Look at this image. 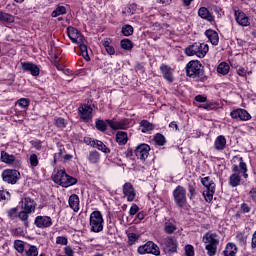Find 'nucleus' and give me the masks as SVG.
Masks as SVG:
<instances>
[{
  "label": "nucleus",
  "mask_w": 256,
  "mask_h": 256,
  "mask_svg": "<svg viewBox=\"0 0 256 256\" xmlns=\"http://www.w3.org/2000/svg\"><path fill=\"white\" fill-rule=\"evenodd\" d=\"M239 165L234 164L232 166L233 174L229 177V185L230 187H239L241 185V176L239 173H242L244 179H247L249 177V174H247V163L243 160V157L238 158Z\"/></svg>",
  "instance_id": "1"
},
{
  "label": "nucleus",
  "mask_w": 256,
  "mask_h": 256,
  "mask_svg": "<svg viewBox=\"0 0 256 256\" xmlns=\"http://www.w3.org/2000/svg\"><path fill=\"white\" fill-rule=\"evenodd\" d=\"M203 243H205V249L208 256L217 255V245H219V236L216 233L207 232L203 238Z\"/></svg>",
  "instance_id": "2"
},
{
  "label": "nucleus",
  "mask_w": 256,
  "mask_h": 256,
  "mask_svg": "<svg viewBox=\"0 0 256 256\" xmlns=\"http://www.w3.org/2000/svg\"><path fill=\"white\" fill-rule=\"evenodd\" d=\"M52 181L61 187H71V185H76L77 178L69 176L65 170H58L56 174L52 175Z\"/></svg>",
  "instance_id": "3"
},
{
  "label": "nucleus",
  "mask_w": 256,
  "mask_h": 256,
  "mask_svg": "<svg viewBox=\"0 0 256 256\" xmlns=\"http://www.w3.org/2000/svg\"><path fill=\"white\" fill-rule=\"evenodd\" d=\"M103 214H101V211H93L90 214V231L93 233H101L103 231Z\"/></svg>",
  "instance_id": "4"
},
{
  "label": "nucleus",
  "mask_w": 256,
  "mask_h": 256,
  "mask_svg": "<svg viewBox=\"0 0 256 256\" xmlns=\"http://www.w3.org/2000/svg\"><path fill=\"white\" fill-rule=\"evenodd\" d=\"M173 197L174 203L179 207V209H183V207L187 205V190L183 186L178 185L173 190Z\"/></svg>",
  "instance_id": "5"
},
{
  "label": "nucleus",
  "mask_w": 256,
  "mask_h": 256,
  "mask_svg": "<svg viewBox=\"0 0 256 256\" xmlns=\"http://www.w3.org/2000/svg\"><path fill=\"white\" fill-rule=\"evenodd\" d=\"M202 65L199 60H191L186 65V75L188 77H192V79H197V77H201L203 75V69H201Z\"/></svg>",
  "instance_id": "6"
},
{
  "label": "nucleus",
  "mask_w": 256,
  "mask_h": 256,
  "mask_svg": "<svg viewBox=\"0 0 256 256\" xmlns=\"http://www.w3.org/2000/svg\"><path fill=\"white\" fill-rule=\"evenodd\" d=\"M19 179H21V173L16 169H5L2 172V180L8 185H17Z\"/></svg>",
  "instance_id": "7"
},
{
  "label": "nucleus",
  "mask_w": 256,
  "mask_h": 256,
  "mask_svg": "<svg viewBox=\"0 0 256 256\" xmlns=\"http://www.w3.org/2000/svg\"><path fill=\"white\" fill-rule=\"evenodd\" d=\"M138 253L140 255L151 254L159 256L161 255V250H159V246H157L153 241H148L144 245L138 247Z\"/></svg>",
  "instance_id": "8"
},
{
  "label": "nucleus",
  "mask_w": 256,
  "mask_h": 256,
  "mask_svg": "<svg viewBox=\"0 0 256 256\" xmlns=\"http://www.w3.org/2000/svg\"><path fill=\"white\" fill-rule=\"evenodd\" d=\"M0 161L5 163V165H11L15 169H19L21 167V160L17 159L15 155L7 153L5 150L1 151Z\"/></svg>",
  "instance_id": "9"
},
{
  "label": "nucleus",
  "mask_w": 256,
  "mask_h": 256,
  "mask_svg": "<svg viewBox=\"0 0 256 256\" xmlns=\"http://www.w3.org/2000/svg\"><path fill=\"white\" fill-rule=\"evenodd\" d=\"M79 117L84 123H89L93 119V107L89 104H82L78 108Z\"/></svg>",
  "instance_id": "10"
},
{
  "label": "nucleus",
  "mask_w": 256,
  "mask_h": 256,
  "mask_svg": "<svg viewBox=\"0 0 256 256\" xmlns=\"http://www.w3.org/2000/svg\"><path fill=\"white\" fill-rule=\"evenodd\" d=\"M192 49L194 50L196 57H199V59H203V57L209 53V45L205 43L195 42L192 44Z\"/></svg>",
  "instance_id": "11"
},
{
  "label": "nucleus",
  "mask_w": 256,
  "mask_h": 256,
  "mask_svg": "<svg viewBox=\"0 0 256 256\" xmlns=\"http://www.w3.org/2000/svg\"><path fill=\"white\" fill-rule=\"evenodd\" d=\"M149 151H151V147L148 144H140L134 150V153L137 159H141V161H145L149 157Z\"/></svg>",
  "instance_id": "12"
},
{
  "label": "nucleus",
  "mask_w": 256,
  "mask_h": 256,
  "mask_svg": "<svg viewBox=\"0 0 256 256\" xmlns=\"http://www.w3.org/2000/svg\"><path fill=\"white\" fill-rule=\"evenodd\" d=\"M164 247L167 253H177V238L175 236L166 237L164 239Z\"/></svg>",
  "instance_id": "13"
},
{
  "label": "nucleus",
  "mask_w": 256,
  "mask_h": 256,
  "mask_svg": "<svg viewBox=\"0 0 256 256\" xmlns=\"http://www.w3.org/2000/svg\"><path fill=\"white\" fill-rule=\"evenodd\" d=\"M34 225H36L38 229H47L53 225V220L49 216H37L34 220Z\"/></svg>",
  "instance_id": "14"
},
{
  "label": "nucleus",
  "mask_w": 256,
  "mask_h": 256,
  "mask_svg": "<svg viewBox=\"0 0 256 256\" xmlns=\"http://www.w3.org/2000/svg\"><path fill=\"white\" fill-rule=\"evenodd\" d=\"M230 117L232 119H240V121H249L251 119V114L245 109L238 108L230 112Z\"/></svg>",
  "instance_id": "15"
},
{
  "label": "nucleus",
  "mask_w": 256,
  "mask_h": 256,
  "mask_svg": "<svg viewBox=\"0 0 256 256\" xmlns=\"http://www.w3.org/2000/svg\"><path fill=\"white\" fill-rule=\"evenodd\" d=\"M235 21L240 25L241 27H249L251 25V22L249 21V17L245 12L241 10H237L234 13Z\"/></svg>",
  "instance_id": "16"
},
{
  "label": "nucleus",
  "mask_w": 256,
  "mask_h": 256,
  "mask_svg": "<svg viewBox=\"0 0 256 256\" xmlns=\"http://www.w3.org/2000/svg\"><path fill=\"white\" fill-rule=\"evenodd\" d=\"M106 123L107 125H109L110 128H112L113 131L129 128V120L117 121L115 119H112V120H106Z\"/></svg>",
  "instance_id": "17"
},
{
  "label": "nucleus",
  "mask_w": 256,
  "mask_h": 256,
  "mask_svg": "<svg viewBox=\"0 0 256 256\" xmlns=\"http://www.w3.org/2000/svg\"><path fill=\"white\" fill-rule=\"evenodd\" d=\"M22 71L31 73L32 77H39L40 69L37 64L31 62H22L21 63Z\"/></svg>",
  "instance_id": "18"
},
{
  "label": "nucleus",
  "mask_w": 256,
  "mask_h": 256,
  "mask_svg": "<svg viewBox=\"0 0 256 256\" xmlns=\"http://www.w3.org/2000/svg\"><path fill=\"white\" fill-rule=\"evenodd\" d=\"M67 35L72 43H83V36L81 32L74 27L67 28Z\"/></svg>",
  "instance_id": "19"
},
{
  "label": "nucleus",
  "mask_w": 256,
  "mask_h": 256,
  "mask_svg": "<svg viewBox=\"0 0 256 256\" xmlns=\"http://www.w3.org/2000/svg\"><path fill=\"white\" fill-rule=\"evenodd\" d=\"M21 203L23 211H26L27 213H35V209L37 207V203L35 202V200L26 197L21 201Z\"/></svg>",
  "instance_id": "20"
},
{
  "label": "nucleus",
  "mask_w": 256,
  "mask_h": 256,
  "mask_svg": "<svg viewBox=\"0 0 256 256\" xmlns=\"http://www.w3.org/2000/svg\"><path fill=\"white\" fill-rule=\"evenodd\" d=\"M123 194L125 195V197H127V201L130 202L135 201V197L137 196V194L135 193V188L130 182H126L123 185Z\"/></svg>",
  "instance_id": "21"
},
{
  "label": "nucleus",
  "mask_w": 256,
  "mask_h": 256,
  "mask_svg": "<svg viewBox=\"0 0 256 256\" xmlns=\"http://www.w3.org/2000/svg\"><path fill=\"white\" fill-rule=\"evenodd\" d=\"M160 71H161L164 79H166V81H168V83H173V81H175V78H173V69H171L169 65L162 64L160 66Z\"/></svg>",
  "instance_id": "22"
},
{
  "label": "nucleus",
  "mask_w": 256,
  "mask_h": 256,
  "mask_svg": "<svg viewBox=\"0 0 256 256\" xmlns=\"http://www.w3.org/2000/svg\"><path fill=\"white\" fill-rule=\"evenodd\" d=\"M198 15L201 17V19H205V21H208L209 23L215 22V17L211 12H209V9L206 7H201L198 10Z\"/></svg>",
  "instance_id": "23"
},
{
  "label": "nucleus",
  "mask_w": 256,
  "mask_h": 256,
  "mask_svg": "<svg viewBox=\"0 0 256 256\" xmlns=\"http://www.w3.org/2000/svg\"><path fill=\"white\" fill-rule=\"evenodd\" d=\"M205 36L213 45H219V34L217 31L208 29L205 31Z\"/></svg>",
  "instance_id": "24"
},
{
  "label": "nucleus",
  "mask_w": 256,
  "mask_h": 256,
  "mask_svg": "<svg viewBox=\"0 0 256 256\" xmlns=\"http://www.w3.org/2000/svg\"><path fill=\"white\" fill-rule=\"evenodd\" d=\"M227 145V139L225 136L220 135L216 138L214 147L217 151H223Z\"/></svg>",
  "instance_id": "25"
},
{
  "label": "nucleus",
  "mask_w": 256,
  "mask_h": 256,
  "mask_svg": "<svg viewBox=\"0 0 256 256\" xmlns=\"http://www.w3.org/2000/svg\"><path fill=\"white\" fill-rule=\"evenodd\" d=\"M68 203H69L70 209L74 210L75 213L79 211V196L77 194H72L69 197Z\"/></svg>",
  "instance_id": "26"
},
{
  "label": "nucleus",
  "mask_w": 256,
  "mask_h": 256,
  "mask_svg": "<svg viewBox=\"0 0 256 256\" xmlns=\"http://www.w3.org/2000/svg\"><path fill=\"white\" fill-rule=\"evenodd\" d=\"M176 231L177 226L175 225V222L167 220L164 223V233H166V235H173V233H175Z\"/></svg>",
  "instance_id": "27"
},
{
  "label": "nucleus",
  "mask_w": 256,
  "mask_h": 256,
  "mask_svg": "<svg viewBox=\"0 0 256 256\" xmlns=\"http://www.w3.org/2000/svg\"><path fill=\"white\" fill-rule=\"evenodd\" d=\"M88 161L91 163V165H97V163L101 161V154L97 150L90 151Z\"/></svg>",
  "instance_id": "28"
},
{
  "label": "nucleus",
  "mask_w": 256,
  "mask_h": 256,
  "mask_svg": "<svg viewBox=\"0 0 256 256\" xmlns=\"http://www.w3.org/2000/svg\"><path fill=\"white\" fill-rule=\"evenodd\" d=\"M127 141H129L127 132L118 131L116 133V142L118 143V145H127Z\"/></svg>",
  "instance_id": "29"
},
{
  "label": "nucleus",
  "mask_w": 256,
  "mask_h": 256,
  "mask_svg": "<svg viewBox=\"0 0 256 256\" xmlns=\"http://www.w3.org/2000/svg\"><path fill=\"white\" fill-rule=\"evenodd\" d=\"M224 256H236L237 246L233 243H228L225 250L223 251Z\"/></svg>",
  "instance_id": "30"
},
{
  "label": "nucleus",
  "mask_w": 256,
  "mask_h": 256,
  "mask_svg": "<svg viewBox=\"0 0 256 256\" xmlns=\"http://www.w3.org/2000/svg\"><path fill=\"white\" fill-rule=\"evenodd\" d=\"M140 127L142 128V133H149V131H153V129H155V125L149 122V120H142L140 122Z\"/></svg>",
  "instance_id": "31"
},
{
  "label": "nucleus",
  "mask_w": 256,
  "mask_h": 256,
  "mask_svg": "<svg viewBox=\"0 0 256 256\" xmlns=\"http://www.w3.org/2000/svg\"><path fill=\"white\" fill-rule=\"evenodd\" d=\"M63 155H65V148L60 147L58 153L54 154V159L51 163L52 167H55L59 161H63Z\"/></svg>",
  "instance_id": "32"
},
{
  "label": "nucleus",
  "mask_w": 256,
  "mask_h": 256,
  "mask_svg": "<svg viewBox=\"0 0 256 256\" xmlns=\"http://www.w3.org/2000/svg\"><path fill=\"white\" fill-rule=\"evenodd\" d=\"M120 47L121 49H124V51H131L133 49V41H131L129 38H124L120 41Z\"/></svg>",
  "instance_id": "33"
},
{
  "label": "nucleus",
  "mask_w": 256,
  "mask_h": 256,
  "mask_svg": "<svg viewBox=\"0 0 256 256\" xmlns=\"http://www.w3.org/2000/svg\"><path fill=\"white\" fill-rule=\"evenodd\" d=\"M230 69L231 67L227 64V62H221L217 67V72L220 75H227Z\"/></svg>",
  "instance_id": "34"
},
{
  "label": "nucleus",
  "mask_w": 256,
  "mask_h": 256,
  "mask_svg": "<svg viewBox=\"0 0 256 256\" xmlns=\"http://www.w3.org/2000/svg\"><path fill=\"white\" fill-rule=\"evenodd\" d=\"M29 214H31V212H27L25 210H22L18 213V218L20 221L24 222V226L26 228L29 227Z\"/></svg>",
  "instance_id": "35"
},
{
  "label": "nucleus",
  "mask_w": 256,
  "mask_h": 256,
  "mask_svg": "<svg viewBox=\"0 0 256 256\" xmlns=\"http://www.w3.org/2000/svg\"><path fill=\"white\" fill-rule=\"evenodd\" d=\"M206 189L207 190L203 192V196L207 203H211V201H213V195H215V188L211 187Z\"/></svg>",
  "instance_id": "36"
},
{
  "label": "nucleus",
  "mask_w": 256,
  "mask_h": 256,
  "mask_svg": "<svg viewBox=\"0 0 256 256\" xmlns=\"http://www.w3.org/2000/svg\"><path fill=\"white\" fill-rule=\"evenodd\" d=\"M0 21H2L3 23H13V21H15V18L11 14L0 11Z\"/></svg>",
  "instance_id": "37"
},
{
  "label": "nucleus",
  "mask_w": 256,
  "mask_h": 256,
  "mask_svg": "<svg viewBox=\"0 0 256 256\" xmlns=\"http://www.w3.org/2000/svg\"><path fill=\"white\" fill-rule=\"evenodd\" d=\"M25 256H37L39 255V249L35 245H30L29 248L24 250Z\"/></svg>",
  "instance_id": "38"
},
{
  "label": "nucleus",
  "mask_w": 256,
  "mask_h": 256,
  "mask_svg": "<svg viewBox=\"0 0 256 256\" xmlns=\"http://www.w3.org/2000/svg\"><path fill=\"white\" fill-rule=\"evenodd\" d=\"M121 33H122V35H124V37H131V35H133V33H134L133 26H131L129 24L122 26Z\"/></svg>",
  "instance_id": "39"
},
{
  "label": "nucleus",
  "mask_w": 256,
  "mask_h": 256,
  "mask_svg": "<svg viewBox=\"0 0 256 256\" xmlns=\"http://www.w3.org/2000/svg\"><path fill=\"white\" fill-rule=\"evenodd\" d=\"M201 183L204 187H206V189H211V187L215 188V182H213L209 176L201 178Z\"/></svg>",
  "instance_id": "40"
},
{
  "label": "nucleus",
  "mask_w": 256,
  "mask_h": 256,
  "mask_svg": "<svg viewBox=\"0 0 256 256\" xmlns=\"http://www.w3.org/2000/svg\"><path fill=\"white\" fill-rule=\"evenodd\" d=\"M154 141H155L156 145H159L160 147H163V145H165V143H167L165 136L161 133H157L156 135H154Z\"/></svg>",
  "instance_id": "41"
},
{
  "label": "nucleus",
  "mask_w": 256,
  "mask_h": 256,
  "mask_svg": "<svg viewBox=\"0 0 256 256\" xmlns=\"http://www.w3.org/2000/svg\"><path fill=\"white\" fill-rule=\"evenodd\" d=\"M14 249L18 252V253H25V242L21 241V240H15L14 241Z\"/></svg>",
  "instance_id": "42"
},
{
  "label": "nucleus",
  "mask_w": 256,
  "mask_h": 256,
  "mask_svg": "<svg viewBox=\"0 0 256 256\" xmlns=\"http://www.w3.org/2000/svg\"><path fill=\"white\" fill-rule=\"evenodd\" d=\"M95 147H97L99 151H102V153H111V150L106 145H104L102 141L96 140Z\"/></svg>",
  "instance_id": "43"
},
{
  "label": "nucleus",
  "mask_w": 256,
  "mask_h": 256,
  "mask_svg": "<svg viewBox=\"0 0 256 256\" xmlns=\"http://www.w3.org/2000/svg\"><path fill=\"white\" fill-rule=\"evenodd\" d=\"M67 8L65 6H58L51 14L52 17H59V15H65Z\"/></svg>",
  "instance_id": "44"
},
{
  "label": "nucleus",
  "mask_w": 256,
  "mask_h": 256,
  "mask_svg": "<svg viewBox=\"0 0 256 256\" xmlns=\"http://www.w3.org/2000/svg\"><path fill=\"white\" fill-rule=\"evenodd\" d=\"M95 125L98 131H107V122H105L104 120H96Z\"/></svg>",
  "instance_id": "45"
},
{
  "label": "nucleus",
  "mask_w": 256,
  "mask_h": 256,
  "mask_svg": "<svg viewBox=\"0 0 256 256\" xmlns=\"http://www.w3.org/2000/svg\"><path fill=\"white\" fill-rule=\"evenodd\" d=\"M188 191H189V199H193L195 195H197V184H188Z\"/></svg>",
  "instance_id": "46"
},
{
  "label": "nucleus",
  "mask_w": 256,
  "mask_h": 256,
  "mask_svg": "<svg viewBox=\"0 0 256 256\" xmlns=\"http://www.w3.org/2000/svg\"><path fill=\"white\" fill-rule=\"evenodd\" d=\"M236 240L240 243V245H247V236L244 233L239 232L236 235Z\"/></svg>",
  "instance_id": "47"
},
{
  "label": "nucleus",
  "mask_w": 256,
  "mask_h": 256,
  "mask_svg": "<svg viewBox=\"0 0 256 256\" xmlns=\"http://www.w3.org/2000/svg\"><path fill=\"white\" fill-rule=\"evenodd\" d=\"M29 104H30V101L29 99L27 98H20L18 101H17V105L19 107H21L22 109H27V107H29Z\"/></svg>",
  "instance_id": "48"
},
{
  "label": "nucleus",
  "mask_w": 256,
  "mask_h": 256,
  "mask_svg": "<svg viewBox=\"0 0 256 256\" xmlns=\"http://www.w3.org/2000/svg\"><path fill=\"white\" fill-rule=\"evenodd\" d=\"M11 199V193L7 190H0V202L9 201Z\"/></svg>",
  "instance_id": "49"
},
{
  "label": "nucleus",
  "mask_w": 256,
  "mask_h": 256,
  "mask_svg": "<svg viewBox=\"0 0 256 256\" xmlns=\"http://www.w3.org/2000/svg\"><path fill=\"white\" fill-rule=\"evenodd\" d=\"M78 45H80V51H81L84 59H86V61H87V59H89V52L87 50V45H85L83 42L78 43Z\"/></svg>",
  "instance_id": "50"
},
{
  "label": "nucleus",
  "mask_w": 256,
  "mask_h": 256,
  "mask_svg": "<svg viewBox=\"0 0 256 256\" xmlns=\"http://www.w3.org/2000/svg\"><path fill=\"white\" fill-rule=\"evenodd\" d=\"M54 124L59 128V129H64V127H67V123L65 122V118H56Z\"/></svg>",
  "instance_id": "51"
},
{
  "label": "nucleus",
  "mask_w": 256,
  "mask_h": 256,
  "mask_svg": "<svg viewBox=\"0 0 256 256\" xmlns=\"http://www.w3.org/2000/svg\"><path fill=\"white\" fill-rule=\"evenodd\" d=\"M136 241H139V236L136 233H129L128 234L129 245H134Z\"/></svg>",
  "instance_id": "52"
},
{
  "label": "nucleus",
  "mask_w": 256,
  "mask_h": 256,
  "mask_svg": "<svg viewBox=\"0 0 256 256\" xmlns=\"http://www.w3.org/2000/svg\"><path fill=\"white\" fill-rule=\"evenodd\" d=\"M29 161L31 167H37V165H39V158L37 157V154H31Z\"/></svg>",
  "instance_id": "53"
},
{
  "label": "nucleus",
  "mask_w": 256,
  "mask_h": 256,
  "mask_svg": "<svg viewBox=\"0 0 256 256\" xmlns=\"http://www.w3.org/2000/svg\"><path fill=\"white\" fill-rule=\"evenodd\" d=\"M18 216H19V209H17V207L11 208L8 211V217H10V219H17Z\"/></svg>",
  "instance_id": "54"
},
{
  "label": "nucleus",
  "mask_w": 256,
  "mask_h": 256,
  "mask_svg": "<svg viewBox=\"0 0 256 256\" xmlns=\"http://www.w3.org/2000/svg\"><path fill=\"white\" fill-rule=\"evenodd\" d=\"M185 254L187 256H195V248L193 247V245L188 244L185 246Z\"/></svg>",
  "instance_id": "55"
},
{
  "label": "nucleus",
  "mask_w": 256,
  "mask_h": 256,
  "mask_svg": "<svg viewBox=\"0 0 256 256\" xmlns=\"http://www.w3.org/2000/svg\"><path fill=\"white\" fill-rule=\"evenodd\" d=\"M200 107H201L202 109H206L207 111H211V110H213V109H217V107H219V104L216 103V105H215V104H213V103H209V104L201 105Z\"/></svg>",
  "instance_id": "56"
},
{
  "label": "nucleus",
  "mask_w": 256,
  "mask_h": 256,
  "mask_svg": "<svg viewBox=\"0 0 256 256\" xmlns=\"http://www.w3.org/2000/svg\"><path fill=\"white\" fill-rule=\"evenodd\" d=\"M137 213H139V206L137 204H132V206L129 210L130 217L137 215Z\"/></svg>",
  "instance_id": "57"
},
{
  "label": "nucleus",
  "mask_w": 256,
  "mask_h": 256,
  "mask_svg": "<svg viewBox=\"0 0 256 256\" xmlns=\"http://www.w3.org/2000/svg\"><path fill=\"white\" fill-rule=\"evenodd\" d=\"M56 243H57V245H67V243H68L67 237L58 236L56 238Z\"/></svg>",
  "instance_id": "58"
},
{
  "label": "nucleus",
  "mask_w": 256,
  "mask_h": 256,
  "mask_svg": "<svg viewBox=\"0 0 256 256\" xmlns=\"http://www.w3.org/2000/svg\"><path fill=\"white\" fill-rule=\"evenodd\" d=\"M185 54L188 57H193V55H195V51L193 50V46L192 45H190L187 48H185Z\"/></svg>",
  "instance_id": "59"
},
{
  "label": "nucleus",
  "mask_w": 256,
  "mask_h": 256,
  "mask_svg": "<svg viewBox=\"0 0 256 256\" xmlns=\"http://www.w3.org/2000/svg\"><path fill=\"white\" fill-rule=\"evenodd\" d=\"M32 146L37 149V151H41L42 145H41V140H33Z\"/></svg>",
  "instance_id": "60"
},
{
  "label": "nucleus",
  "mask_w": 256,
  "mask_h": 256,
  "mask_svg": "<svg viewBox=\"0 0 256 256\" xmlns=\"http://www.w3.org/2000/svg\"><path fill=\"white\" fill-rule=\"evenodd\" d=\"M84 143H86V145H90L91 147H95V140L89 137H84Z\"/></svg>",
  "instance_id": "61"
},
{
  "label": "nucleus",
  "mask_w": 256,
  "mask_h": 256,
  "mask_svg": "<svg viewBox=\"0 0 256 256\" xmlns=\"http://www.w3.org/2000/svg\"><path fill=\"white\" fill-rule=\"evenodd\" d=\"M249 197L256 203V188H252L249 192Z\"/></svg>",
  "instance_id": "62"
},
{
  "label": "nucleus",
  "mask_w": 256,
  "mask_h": 256,
  "mask_svg": "<svg viewBox=\"0 0 256 256\" xmlns=\"http://www.w3.org/2000/svg\"><path fill=\"white\" fill-rule=\"evenodd\" d=\"M64 253L67 256L75 255V252H73V249L70 246L64 248Z\"/></svg>",
  "instance_id": "63"
},
{
  "label": "nucleus",
  "mask_w": 256,
  "mask_h": 256,
  "mask_svg": "<svg viewBox=\"0 0 256 256\" xmlns=\"http://www.w3.org/2000/svg\"><path fill=\"white\" fill-rule=\"evenodd\" d=\"M251 247L252 249H256V231L252 235Z\"/></svg>",
  "instance_id": "64"
}]
</instances>
